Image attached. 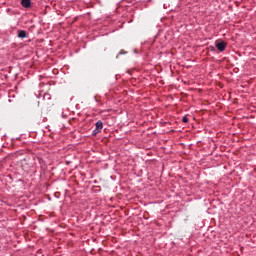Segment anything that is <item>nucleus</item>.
Masks as SVG:
<instances>
[{"instance_id": "obj_4", "label": "nucleus", "mask_w": 256, "mask_h": 256, "mask_svg": "<svg viewBox=\"0 0 256 256\" xmlns=\"http://www.w3.org/2000/svg\"><path fill=\"white\" fill-rule=\"evenodd\" d=\"M96 129L98 131H103V122L101 120L96 122Z\"/></svg>"}, {"instance_id": "obj_3", "label": "nucleus", "mask_w": 256, "mask_h": 256, "mask_svg": "<svg viewBox=\"0 0 256 256\" xmlns=\"http://www.w3.org/2000/svg\"><path fill=\"white\" fill-rule=\"evenodd\" d=\"M18 37H19V39H26V37H27V31H25V30H19V31H18Z\"/></svg>"}, {"instance_id": "obj_2", "label": "nucleus", "mask_w": 256, "mask_h": 256, "mask_svg": "<svg viewBox=\"0 0 256 256\" xmlns=\"http://www.w3.org/2000/svg\"><path fill=\"white\" fill-rule=\"evenodd\" d=\"M21 5L25 9H30V7H31V0H21Z\"/></svg>"}, {"instance_id": "obj_1", "label": "nucleus", "mask_w": 256, "mask_h": 256, "mask_svg": "<svg viewBox=\"0 0 256 256\" xmlns=\"http://www.w3.org/2000/svg\"><path fill=\"white\" fill-rule=\"evenodd\" d=\"M216 47H217L218 51L223 53V51H225V49L227 48V43H225L224 41L217 42Z\"/></svg>"}, {"instance_id": "obj_5", "label": "nucleus", "mask_w": 256, "mask_h": 256, "mask_svg": "<svg viewBox=\"0 0 256 256\" xmlns=\"http://www.w3.org/2000/svg\"><path fill=\"white\" fill-rule=\"evenodd\" d=\"M98 133H101V130H97V128L95 130H93L92 135L95 137Z\"/></svg>"}, {"instance_id": "obj_7", "label": "nucleus", "mask_w": 256, "mask_h": 256, "mask_svg": "<svg viewBox=\"0 0 256 256\" xmlns=\"http://www.w3.org/2000/svg\"><path fill=\"white\" fill-rule=\"evenodd\" d=\"M211 51H215V47L211 46L210 47Z\"/></svg>"}, {"instance_id": "obj_6", "label": "nucleus", "mask_w": 256, "mask_h": 256, "mask_svg": "<svg viewBox=\"0 0 256 256\" xmlns=\"http://www.w3.org/2000/svg\"><path fill=\"white\" fill-rule=\"evenodd\" d=\"M182 122H183V123H189V118H188L187 116H184V117L182 118Z\"/></svg>"}]
</instances>
